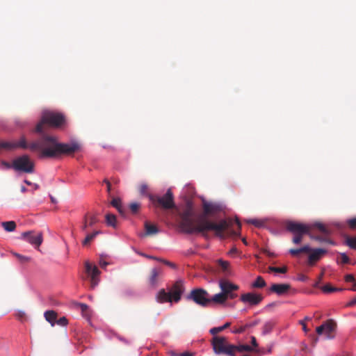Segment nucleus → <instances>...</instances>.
<instances>
[{
    "instance_id": "4c0bfd02",
    "label": "nucleus",
    "mask_w": 356,
    "mask_h": 356,
    "mask_svg": "<svg viewBox=\"0 0 356 356\" xmlns=\"http://www.w3.org/2000/svg\"><path fill=\"white\" fill-rule=\"evenodd\" d=\"M268 270L270 272H274L277 273H285L287 271V268L286 266L282 268L270 266L268 268Z\"/></svg>"
},
{
    "instance_id": "e433bc0d",
    "label": "nucleus",
    "mask_w": 356,
    "mask_h": 356,
    "mask_svg": "<svg viewBox=\"0 0 356 356\" xmlns=\"http://www.w3.org/2000/svg\"><path fill=\"white\" fill-rule=\"evenodd\" d=\"M16 148L27 149L28 144L24 137H22L18 142H15Z\"/></svg>"
},
{
    "instance_id": "c9c22d12",
    "label": "nucleus",
    "mask_w": 356,
    "mask_h": 356,
    "mask_svg": "<svg viewBox=\"0 0 356 356\" xmlns=\"http://www.w3.org/2000/svg\"><path fill=\"white\" fill-rule=\"evenodd\" d=\"M0 147L7 149H15V142H7V141H3L0 143Z\"/></svg>"
},
{
    "instance_id": "37998d69",
    "label": "nucleus",
    "mask_w": 356,
    "mask_h": 356,
    "mask_svg": "<svg viewBox=\"0 0 356 356\" xmlns=\"http://www.w3.org/2000/svg\"><path fill=\"white\" fill-rule=\"evenodd\" d=\"M347 225L351 229H356V217L348 220Z\"/></svg>"
},
{
    "instance_id": "2f4dec72",
    "label": "nucleus",
    "mask_w": 356,
    "mask_h": 356,
    "mask_svg": "<svg viewBox=\"0 0 356 356\" xmlns=\"http://www.w3.org/2000/svg\"><path fill=\"white\" fill-rule=\"evenodd\" d=\"M314 227H316L321 232H322L325 235H329L331 233V231L327 227H325L323 223L315 222L314 224Z\"/></svg>"
},
{
    "instance_id": "a211bd4d",
    "label": "nucleus",
    "mask_w": 356,
    "mask_h": 356,
    "mask_svg": "<svg viewBox=\"0 0 356 356\" xmlns=\"http://www.w3.org/2000/svg\"><path fill=\"white\" fill-rule=\"evenodd\" d=\"M291 289L289 284H273L270 288V291L278 296L286 294Z\"/></svg>"
},
{
    "instance_id": "bf43d9fd",
    "label": "nucleus",
    "mask_w": 356,
    "mask_h": 356,
    "mask_svg": "<svg viewBox=\"0 0 356 356\" xmlns=\"http://www.w3.org/2000/svg\"><path fill=\"white\" fill-rule=\"evenodd\" d=\"M142 256L146 257V258H148V259H154V260H156V261H161V259H159V258H157V257H153V256H149V255H147V254H141Z\"/></svg>"
},
{
    "instance_id": "0eeeda50",
    "label": "nucleus",
    "mask_w": 356,
    "mask_h": 356,
    "mask_svg": "<svg viewBox=\"0 0 356 356\" xmlns=\"http://www.w3.org/2000/svg\"><path fill=\"white\" fill-rule=\"evenodd\" d=\"M13 169L16 172L31 174L35 171V163L28 154H23L13 160Z\"/></svg>"
},
{
    "instance_id": "dca6fc26",
    "label": "nucleus",
    "mask_w": 356,
    "mask_h": 356,
    "mask_svg": "<svg viewBox=\"0 0 356 356\" xmlns=\"http://www.w3.org/2000/svg\"><path fill=\"white\" fill-rule=\"evenodd\" d=\"M308 257V264L314 266L315 263L319 261L326 253L327 250L323 248H311V251Z\"/></svg>"
},
{
    "instance_id": "5fc2aeb1",
    "label": "nucleus",
    "mask_w": 356,
    "mask_h": 356,
    "mask_svg": "<svg viewBox=\"0 0 356 356\" xmlns=\"http://www.w3.org/2000/svg\"><path fill=\"white\" fill-rule=\"evenodd\" d=\"M323 275H324V273L323 271L320 274V275L318 276V280L317 282L314 284V287H318L319 286V284L323 279Z\"/></svg>"
},
{
    "instance_id": "4d7b16f0",
    "label": "nucleus",
    "mask_w": 356,
    "mask_h": 356,
    "mask_svg": "<svg viewBox=\"0 0 356 356\" xmlns=\"http://www.w3.org/2000/svg\"><path fill=\"white\" fill-rule=\"evenodd\" d=\"M79 306L82 312H86L88 309V306L86 304L81 303Z\"/></svg>"
},
{
    "instance_id": "4468645a",
    "label": "nucleus",
    "mask_w": 356,
    "mask_h": 356,
    "mask_svg": "<svg viewBox=\"0 0 356 356\" xmlns=\"http://www.w3.org/2000/svg\"><path fill=\"white\" fill-rule=\"evenodd\" d=\"M22 236L23 239L38 248L43 241L42 232H35L34 231L26 232L22 233Z\"/></svg>"
},
{
    "instance_id": "338daca9",
    "label": "nucleus",
    "mask_w": 356,
    "mask_h": 356,
    "mask_svg": "<svg viewBox=\"0 0 356 356\" xmlns=\"http://www.w3.org/2000/svg\"><path fill=\"white\" fill-rule=\"evenodd\" d=\"M17 316L19 319H22L25 317V313L24 312H19L17 314Z\"/></svg>"
},
{
    "instance_id": "ddd939ff",
    "label": "nucleus",
    "mask_w": 356,
    "mask_h": 356,
    "mask_svg": "<svg viewBox=\"0 0 356 356\" xmlns=\"http://www.w3.org/2000/svg\"><path fill=\"white\" fill-rule=\"evenodd\" d=\"M85 270L86 274L90 278L91 288H95L99 283V275L100 274L99 270L96 266L92 265L88 261L85 262Z\"/></svg>"
},
{
    "instance_id": "39448f33",
    "label": "nucleus",
    "mask_w": 356,
    "mask_h": 356,
    "mask_svg": "<svg viewBox=\"0 0 356 356\" xmlns=\"http://www.w3.org/2000/svg\"><path fill=\"white\" fill-rule=\"evenodd\" d=\"M211 345L216 355L235 356L233 353L234 344L230 343L225 337L214 336L211 340Z\"/></svg>"
},
{
    "instance_id": "4be33fe9",
    "label": "nucleus",
    "mask_w": 356,
    "mask_h": 356,
    "mask_svg": "<svg viewBox=\"0 0 356 356\" xmlns=\"http://www.w3.org/2000/svg\"><path fill=\"white\" fill-rule=\"evenodd\" d=\"M111 205L115 207L120 214L122 216H125V209L122 205L121 200L118 197H115L112 200L111 202Z\"/></svg>"
},
{
    "instance_id": "72a5a7b5",
    "label": "nucleus",
    "mask_w": 356,
    "mask_h": 356,
    "mask_svg": "<svg viewBox=\"0 0 356 356\" xmlns=\"http://www.w3.org/2000/svg\"><path fill=\"white\" fill-rule=\"evenodd\" d=\"M266 285V283L265 280L261 276H258L252 284V287L254 288H263Z\"/></svg>"
},
{
    "instance_id": "13d9d810",
    "label": "nucleus",
    "mask_w": 356,
    "mask_h": 356,
    "mask_svg": "<svg viewBox=\"0 0 356 356\" xmlns=\"http://www.w3.org/2000/svg\"><path fill=\"white\" fill-rule=\"evenodd\" d=\"M104 182L106 184L107 191L108 193H110L111 192V185L110 181L108 179H105L104 180Z\"/></svg>"
},
{
    "instance_id": "49530a36",
    "label": "nucleus",
    "mask_w": 356,
    "mask_h": 356,
    "mask_svg": "<svg viewBox=\"0 0 356 356\" xmlns=\"http://www.w3.org/2000/svg\"><path fill=\"white\" fill-rule=\"evenodd\" d=\"M14 255L22 262V263H25V262H27L29 261V258L25 257V256H23V255H21L19 254H17V253H15Z\"/></svg>"
},
{
    "instance_id": "9b49d317",
    "label": "nucleus",
    "mask_w": 356,
    "mask_h": 356,
    "mask_svg": "<svg viewBox=\"0 0 356 356\" xmlns=\"http://www.w3.org/2000/svg\"><path fill=\"white\" fill-rule=\"evenodd\" d=\"M285 228L293 234H308L310 235L311 227L301 222L288 220L285 222Z\"/></svg>"
},
{
    "instance_id": "3c124183",
    "label": "nucleus",
    "mask_w": 356,
    "mask_h": 356,
    "mask_svg": "<svg viewBox=\"0 0 356 356\" xmlns=\"http://www.w3.org/2000/svg\"><path fill=\"white\" fill-rule=\"evenodd\" d=\"M310 237L312 238H314L315 240L316 241H321V242H327V243H332V242L330 240H326L325 238L321 237V236H316V237H313L312 236H310Z\"/></svg>"
},
{
    "instance_id": "7c9ffc66",
    "label": "nucleus",
    "mask_w": 356,
    "mask_h": 356,
    "mask_svg": "<svg viewBox=\"0 0 356 356\" xmlns=\"http://www.w3.org/2000/svg\"><path fill=\"white\" fill-rule=\"evenodd\" d=\"M230 325H231V323L227 322L222 326L213 327V328H211L210 330V333L211 334H213V335H216L218 333H219V332L223 331L224 330L228 328L230 326Z\"/></svg>"
},
{
    "instance_id": "ea45409f",
    "label": "nucleus",
    "mask_w": 356,
    "mask_h": 356,
    "mask_svg": "<svg viewBox=\"0 0 356 356\" xmlns=\"http://www.w3.org/2000/svg\"><path fill=\"white\" fill-rule=\"evenodd\" d=\"M249 327V325L246 324L243 326H240L238 327H234L232 330V332L234 334H241L245 331V330Z\"/></svg>"
},
{
    "instance_id": "1a4fd4ad",
    "label": "nucleus",
    "mask_w": 356,
    "mask_h": 356,
    "mask_svg": "<svg viewBox=\"0 0 356 356\" xmlns=\"http://www.w3.org/2000/svg\"><path fill=\"white\" fill-rule=\"evenodd\" d=\"M219 287L221 292L227 298V299L233 300L238 296L236 291L239 289L238 285L233 284L226 279H221L219 280Z\"/></svg>"
},
{
    "instance_id": "680f3d73",
    "label": "nucleus",
    "mask_w": 356,
    "mask_h": 356,
    "mask_svg": "<svg viewBox=\"0 0 356 356\" xmlns=\"http://www.w3.org/2000/svg\"><path fill=\"white\" fill-rule=\"evenodd\" d=\"M356 305V296L354 297L348 303V306L349 307H353V306H355Z\"/></svg>"
},
{
    "instance_id": "09e8293b",
    "label": "nucleus",
    "mask_w": 356,
    "mask_h": 356,
    "mask_svg": "<svg viewBox=\"0 0 356 356\" xmlns=\"http://www.w3.org/2000/svg\"><path fill=\"white\" fill-rule=\"evenodd\" d=\"M340 257L341 264H348L350 261L348 257L345 253H341Z\"/></svg>"
},
{
    "instance_id": "b1692460",
    "label": "nucleus",
    "mask_w": 356,
    "mask_h": 356,
    "mask_svg": "<svg viewBox=\"0 0 356 356\" xmlns=\"http://www.w3.org/2000/svg\"><path fill=\"white\" fill-rule=\"evenodd\" d=\"M44 318L52 326L56 323L57 314L53 310H49L44 312Z\"/></svg>"
},
{
    "instance_id": "7ed1b4c3",
    "label": "nucleus",
    "mask_w": 356,
    "mask_h": 356,
    "mask_svg": "<svg viewBox=\"0 0 356 356\" xmlns=\"http://www.w3.org/2000/svg\"><path fill=\"white\" fill-rule=\"evenodd\" d=\"M185 290L184 282L181 280L177 281L169 289L165 291L162 289L158 292L156 298L158 302H178L181 300L182 293Z\"/></svg>"
},
{
    "instance_id": "f704fd0d",
    "label": "nucleus",
    "mask_w": 356,
    "mask_h": 356,
    "mask_svg": "<svg viewBox=\"0 0 356 356\" xmlns=\"http://www.w3.org/2000/svg\"><path fill=\"white\" fill-rule=\"evenodd\" d=\"M88 215V223L90 227H92L96 223L99 222V219L97 214H89Z\"/></svg>"
},
{
    "instance_id": "603ef678",
    "label": "nucleus",
    "mask_w": 356,
    "mask_h": 356,
    "mask_svg": "<svg viewBox=\"0 0 356 356\" xmlns=\"http://www.w3.org/2000/svg\"><path fill=\"white\" fill-rule=\"evenodd\" d=\"M147 186L146 184H142L140 186L139 191L141 194L144 195L147 193Z\"/></svg>"
},
{
    "instance_id": "bb28decb",
    "label": "nucleus",
    "mask_w": 356,
    "mask_h": 356,
    "mask_svg": "<svg viewBox=\"0 0 356 356\" xmlns=\"http://www.w3.org/2000/svg\"><path fill=\"white\" fill-rule=\"evenodd\" d=\"M227 298L222 293L215 294L211 298H210V303L213 302L218 304H224L227 300Z\"/></svg>"
},
{
    "instance_id": "052dcab7",
    "label": "nucleus",
    "mask_w": 356,
    "mask_h": 356,
    "mask_svg": "<svg viewBox=\"0 0 356 356\" xmlns=\"http://www.w3.org/2000/svg\"><path fill=\"white\" fill-rule=\"evenodd\" d=\"M243 350H244V352H251V351H252L253 349L249 345H244L243 344Z\"/></svg>"
},
{
    "instance_id": "864d4df0",
    "label": "nucleus",
    "mask_w": 356,
    "mask_h": 356,
    "mask_svg": "<svg viewBox=\"0 0 356 356\" xmlns=\"http://www.w3.org/2000/svg\"><path fill=\"white\" fill-rule=\"evenodd\" d=\"M163 264H165V265L172 268H176V265L174 264V263H172L169 261H167V260H164V259H161V261Z\"/></svg>"
},
{
    "instance_id": "c85d7f7f",
    "label": "nucleus",
    "mask_w": 356,
    "mask_h": 356,
    "mask_svg": "<svg viewBox=\"0 0 356 356\" xmlns=\"http://www.w3.org/2000/svg\"><path fill=\"white\" fill-rule=\"evenodd\" d=\"M321 290L325 293H334L337 291H341L343 289L341 288H337L334 286H332L330 284H326L323 286L321 287Z\"/></svg>"
},
{
    "instance_id": "9d476101",
    "label": "nucleus",
    "mask_w": 356,
    "mask_h": 356,
    "mask_svg": "<svg viewBox=\"0 0 356 356\" xmlns=\"http://www.w3.org/2000/svg\"><path fill=\"white\" fill-rule=\"evenodd\" d=\"M285 228L293 234H308L310 235L311 227L301 222L288 220L285 222Z\"/></svg>"
},
{
    "instance_id": "a19ab883",
    "label": "nucleus",
    "mask_w": 356,
    "mask_h": 356,
    "mask_svg": "<svg viewBox=\"0 0 356 356\" xmlns=\"http://www.w3.org/2000/svg\"><path fill=\"white\" fill-rule=\"evenodd\" d=\"M293 235H294V236L292 238V242L294 244L298 245V244H300L302 242L303 236L305 234H293Z\"/></svg>"
},
{
    "instance_id": "f3484780",
    "label": "nucleus",
    "mask_w": 356,
    "mask_h": 356,
    "mask_svg": "<svg viewBox=\"0 0 356 356\" xmlns=\"http://www.w3.org/2000/svg\"><path fill=\"white\" fill-rule=\"evenodd\" d=\"M324 334L326 335L327 339H332L334 338L333 334L337 328V323L333 319H329L323 323Z\"/></svg>"
},
{
    "instance_id": "6e6552de",
    "label": "nucleus",
    "mask_w": 356,
    "mask_h": 356,
    "mask_svg": "<svg viewBox=\"0 0 356 356\" xmlns=\"http://www.w3.org/2000/svg\"><path fill=\"white\" fill-rule=\"evenodd\" d=\"M188 300H191L201 307H207L210 304L209 293L203 289H195L187 296Z\"/></svg>"
},
{
    "instance_id": "f03ea898",
    "label": "nucleus",
    "mask_w": 356,
    "mask_h": 356,
    "mask_svg": "<svg viewBox=\"0 0 356 356\" xmlns=\"http://www.w3.org/2000/svg\"><path fill=\"white\" fill-rule=\"evenodd\" d=\"M40 134V137L37 140L28 145L31 151H39L38 157L40 159L72 156L81 149L80 145L76 142L59 143L57 138L54 136L45 134L44 132Z\"/></svg>"
},
{
    "instance_id": "393cba45",
    "label": "nucleus",
    "mask_w": 356,
    "mask_h": 356,
    "mask_svg": "<svg viewBox=\"0 0 356 356\" xmlns=\"http://www.w3.org/2000/svg\"><path fill=\"white\" fill-rule=\"evenodd\" d=\"M276 325V322L274 320H270L266 321L262 327V334L266 335L269 334L273 329L274 326Z\"/></svg>"
},
{
    "instance_id": "cd10ccee",
    "label": "nucleus",
    "mask_w": 356,
    "mask_h": 356,
    "mask_svg": "<svg viewBox=\"0 0 356 356\" xmlns=\"http://www.w3.org/2000/svg\"><path fill=\"white\" fill-rule=\"evenodd\" d=\"M106 223L108 226H111L113 227H116L117 226V219L116 216L112 213H107L105 216Z\"/></svg>"
},
{
    "instance_id": "a878e982",
    "label": "nucleus",
    "mask_w": 356,
    "mask_h": 356,
    "mask_svg": "<svg viewBox=\"0 0 356 356\" xmlns=\"http://www.w3.org/2000/svg\"><path fill=\"white\" fill-rule=\"evenodd\" d=\"M145 235H153L159 232V229L155 225H152L149 222H145Z\"/></svg>"
},
{
    "instance_id": "c756f323",
    "label": "nucleus",
    "mask_w": 356,
    "mask_h": 356,
    "mask_svg": "<svg viewBox=\"0 0 356 356\" xmlns=\"http://www.w3.org/2000/svg\"><path fill=\"white\" fill-rule=\"evenodd\" d=\"M1 226L7 232H13L16 228V223L14 221H6L1 223Z\"/></svg>"
},
{
    "instance_id": "79ce46f5",
    "label": "nucleus",
    "mask_w": 356,
    "mask_h": 356,
    "mask_svg": "<svg viewBox=\"0 0 356 356\" xmlns=\"http://www.w3.org/2000/svg\"><path fill=\"white\" fill-rule=\"evenodd\" d=\"M140 207V204L138 202H132L129 205V208L132 213H136L138 212Z\"/></svg>"
},
{
    "instance_id": "58836bf2",
    "label": "nucleus",
    "mask_w": 356,
    "mask_h": 356,
    "mask_svg": "<svg viewBox=\"0 0 356 356\" xmlns=\"http://www.w3.org/2000/svg\"><path fill=\"white\" fill-rule=\"evenodd\" d=\"M249 224L254 225L257 227H261L264 225V222L258 219H249L246 221Z\"/></svg>"
},
{
    "instance_id": "473e14b6",
    "label": "nucleus",
    "mask_w": 356,
    "mask_h": 356,
    "mask_svg": "<svg viewBox=\"0 0 356 356\" xmlns=\"http://www.w3.org/2000/svg\"><path fill=\"white\" fill-rule=\"evenodd\" d=\"M345 244L349 248L356 250V236H346Z\"/></svg>"
},
{
    "instance_id": "774afa93",
    "label": "nucleus",
    "mask_w": 356,
    "mask_h": 356,
    "mask_svg": "<svg viewBox=\"0 0 356 356\" xmlns=\"http://www.w3.org/2000/svg\"><path fill=\"white\" fill-rule=\"evenodd\" d=\"M251 343L254 347H257L258 346V344H257V341H256V338L254 337H251Z\"/></svg>"
},
{
    "instance_id": "2eb2a0df",
    "label": "nucleus",
    "mask_w": 356,
    "mask_h": 356,
    "mask_svg": "<svg viewBox=\"0 0 356 356\" xmlns=\"http://www.w3.org/2000/svg\"><path fill=\"white\" fill-rule=\"evenodd\" d=\"M264 299L261 294L254 293H246L241 296L240 300L244 303H249L250 305H257Z\"/></svg>"
},
{
    "instance_id": "e2e57ef3",
    "label": "nucleus",
    "mask_w": 356,
    "mask_h": 356,
    "mask_svg": "<svg viewBox=\"0 0 356 356\" xmlns=\"http://www.w3.org/2000/svg\"><path fill=\"white\" fill-rule=\"evenodd\" d=\"M307 280H308V277L305 275H300L298 277V280H300L301 282H306Z\"/></svg>"
},
{
    "instance_id": "aec40b11",
    "label": "nucleus",
    "mask_w": 356,
    "mask_h": 356,
    "mask_svg": "<svg viewBox=\"0 0 356 356\" xmlns=\"http://www.w3.org/2000/svg\"><path fill=\"white\" fill-rule=\"evenodd\" d=\"M216 262L225 276H230L232 275L230 264L229 261L222 259H218Z\"/></svg>"
},
{
    "instance_id": "20e7f679",
    "label": "nucleus",
    "mask_w": 356,
    "mask_h": 356,
    "mask_svg": "<svg viewBox=\"0 0 356 356\" xmlns=\"http://www.w3.org/2000/svg\"><path fill=\"white\" fill-rule=\"evenodd\" d=\"M65 124V116L60 113L52 111H44L42 113L41 120L38 123L35 127V131L39 134L44 132L45 124L51 127L60 128Z\"/></svg>"
},
{
    "instance_id": "6ab92c4d",
    "label": "nucleus",
    "mask_w": 356,
    "mask_h": 356,
    "mask_svg": "<svg viewBox=\"0 0 356 356\" xmlns=\"http://www.w3.org/2000/svg\"><path fill=\"white\" fill-rule=\"evenodd\" d=\"M161 274L162 269L161 268H153L151 270L150 275L148 278V282L151 286L155 287L157 285Z\"/></svg>"
},
{
    "instance_id": "5701e85b",
    "label": "nucleus",
    "mask_w": 356,
    "mask_h": 356,
    "mask_svg": "<svg viewBox=\"0 0 356 356\" xmlns=\"http://www.w3.org/2000/svg\"><path fill=\"white\" fill-rule=\"evenodd\" d=\"M311 251V248L309 245H305L304 246L298 249H290L289 252L293 257H297L300 253H308Z\"/></svg>"
},
{
    "instance_id": "a18cd8bd",
    "label": "nucleus",
    "mask_w": 356,
    "mask_h": 356,
    "mask_svg": "<svg viewBox=\"0 0 356 356\" xmlns=\"http://www.w3.org/2000/svg\"><path fill=\"white\" fill-rule=\"evenodd\" d=\"M243 344L242 345H234L233 353L236 356V353H243Z\"/></svg>"
},
{
    "instance_id": "69168bd1",
    "label": "nucleus",
    "mask_w": 356,
    "mask_h": 356,
    "mask_svg": "<svg viewBox=\"0 0 356 356\" xmlns=\"http://www.w3.org/2000/svg\"><path fill=\"white\" fill-rule=\"evenodd\" d=\"M99 264L102 268H105L108 265V263L102 259H100Z\"/></svg>"
},
{
    "instance_id": "8fccbe9b",
    "label": "nucleus",
    "mask_w": 356,
    "mask_h": 356,
    "mask_svg": "<svg viewBox=\"0 0 356 356\" xmlns=\"http://www.w3.org/2000/svg\"><path fill=\"white\" fill-rule=\"evenodd\" d=\"M345 280H346V282H355V279L354 276L351 274L346 275L345 276Z\"/></svg>"
},
{
    "instance_id": "de8ad7c7",
    "label": "nucleus",
    "mask_w": 356,
    "mask_h": 356,
    "mask_svg": "<svg viewBox=\"0 0 356 356\" xmlns=\"http://www.w3.org/2000/svg\"><path fill=\"white\" fill-rule=\"evenodd\" d=\"M56 323L61 326H65L67 324V319L64 316L61 317L58 321H56Z\"/></svg>"
},
{
    "instance_id": "c03bdc74",
    "label": "nucleus",
    "mask_w": 356,
    "mask_h": 356,
    "mask_svg": "<svg viewBox=\"0 0 356 356\" xmlns=\"http://www.w3.org/2000/svg\"><path fill=\"white\" fill-rule=\"evenodd\" d=\"M88 227H90L88 223V215H85L83 220V225L81 226V230L84 232H87Z\"/></svg>"
},
{
    "instance_id": "f8f14e48",
    "label": "nucleus",
    "mask_w": 356,
    "mask_h": 356,
    "mask_svg": "<svg viewBox=\"0 0 356 356\" xmlns=\"http://www.w3.org/2000/svg\"><path fill=\"white\" fill-rule=\"evenodd\" d=\"M203 213L200 216L207 219V216H213L222 211V206L217 202L202 201Z\"/></svg>"
},
{
    "instance_id": "0e129e2a",
    "label": "nucleus",
    "mask_w": 356,
    "mask_h": 356,
    "mask_svg": "<svg viewBox=\"0 0 356 356\" xmlns=\"http://www.w3.org/2000/svg\"><path fill=\"white\" fill-rule=\"evenodd\" d=\"M2 164L6 168H12L13 169V162L11 163L8 162L3 161L2 162Z\"/></svg>"
},
{
    "instance_id": "f257e3e1",
    "label": "nucleus",
    "mask_w": 356,
    "mask_h": 356,
    "mask_svg": "<svg viewBox=\"0 0 356 356\" xmlns=\"http://www.w3.org/2000/svg\"><path fill=\"white\" fill-rule=\"evenodd\" d=\"M179 227L182 232L186 234L203 233L212 230L216 232L217 236L223 238V232L229 229L233 223V222L226 220H222L218 223H216L200 216L195 222L193 218V208L189 203L187 204L186 209L179 214Z\"/></svg>"
},
{
    "instance_id": "412c9836",
    "label": "nucleus",
    "mask_w": 356,
    "mask_h": 356,
    "mask_svg": "<svg viewBox=\"0 0 356 356\" xmlns=\"http://www.w3.org/2000/svg\"><path fill=\"white\" fill-rule=\"evenodd\" d=\"M86 238L82 241V245L83 246L89 245L90 244L91 241H92L97 235L102 234V232L100 230H94L91 233H88V232H86Z\"/></svg>"
},
{
    "instance_id": "423d86ee",
    "label": "nucleus",
    "mask_w": 356,
    "mask_h": 356,
    "mask_svg": "<svg viewBox=\"0 0 356 356\" xmlns=\"http://www.w3.org/2000/svg\"><path fill=\"white\" fill-rule=\"evenodd\" d=\"M149 200L156 207H160L165 210L172 209L175 207L174 195L170 188L168 189L166 193L162 195H148Z\"/></svg>"
},
{
    "instance_id": "6e6d98bb",
    "label": "nucleus",
    "mask_w": 356,
    "mask_h": 356,
    "mask_svg": "<svg viewBox=\"0 0 356 356\" xmlns=\"http://www.w3.org/2000/svg\"><path fill=\"white\" fill-rule=\"evenodd\" d=\"M316 332L318 333V334H324V326H323V323L321 325H320V326L317 327H316Z\"/></svg>"
}]
</instances>
